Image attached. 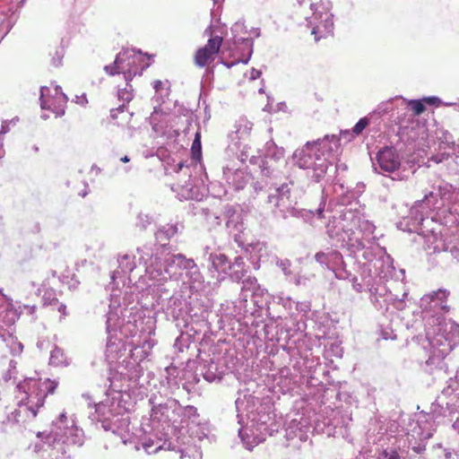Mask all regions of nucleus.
Segmentation results:
<instances>
[{
    "instance_id": "nucleus-1",
    "label": "nucleus",
    "mask_w": 459,
    "mask_h": 459,
    "mask_svg": "<svg viewBox=\"0 0 459 459\" xmlns=\"http://www.w3.org/2000/svg\"><path fill=\"white\" fill-rule=\"evenodd\" d=\"M375 225L359 211L343 209L332 216L326 224V235L346 248L358 260L361 281L352 276L351 281L357 292L368 290L370 300L377 309H387L393 304L402 309L408 295L404 270L396 272L393 258L376 242Z\"/></svg>"
},
{
    "instance_id": "nucleus-2",
    "label": "nucleus",
    "mask_w": 459,
    "mask_h": 459,
    "mask_svg": "<svg viewBox=\"0 0 459 459\" xmlns=\"http://www.w3.org/2000/svg\"><path fill=\"white\" fill-rule=\"evenodd\" d=\"M447 293L438 290L424 295L420 299V307L426 312L424 319L426 339L429 342L431 353L429 360L443 359L459 343V325L451 319H446L442 315L429 316L432 310L447 311L445 304Z\"/></svg>"
},
{
    "instance_id": "nucleus-3",
    "label": "nucleus",
    "mask_w": 459,
    "mask_h": 459,
    "mask_svg": "<svg viewBox=\"0 0 459 459\" xmlns=\"http://www.w3.org/2000/svg\"><path fill=\"white\" fill-rule=\"evenodd\" d=\"M140 264L143 263L144 277L149 288L169 286L183 276L189 259L182 254L167 251L162 254L154 251L152 245H143L137 248Z\"/></svg>"
},
{
    "instance_id": "nucleus-4",
    "label": "nucleus",
    "mask_w": 459,
    "mask_h": 459,
    "mask_svg": "<svg viewBox=\"0 0 459 459\" xmlns=\"http://www.w3.org/2000/svg\"><path fill=\"white\" fill-rule=\"evenodd\" d=\"M355 136L353 130H344L341 131L340 137L332 134L313 143L308 142L293 153L294 162L300 169H312V178L319 182L333 167V153L339 149L340 140L351 142Z\"/></svg>"
},
{
    "instance_id": "nucleus-5",
    "label": "nucleus",
    "mask_w": 459,
    "mask_h": 459,
    "mask_svg": "<svg viewBox=\"0 0 459 459\" xmlns=\"http://www.w3.org/2000/svg\"><path fill=\"white\" fill-rule=\"evenodd\" d=\"M235 404L240 425L238 436L246 448L251 450L265 440L270 416L263 411L259 399L248 391L238 392Z\"/></svg>"
},
{
    "instance_id": "nucleus-6",
    "label": "nucleus",
    "mask_w": 459,
    "mask_h": 459,
    "mask_svg": "<svg viewBox=\"0 0 459 459\" xmlns=\"http://www.w3.org/2000/svg\"><path fill=\"white\" fill-rule=\"evenodd\" d=\"M294 183L292 180L284 182L280 186H271L266 195V203L270 205L272 212L282 219H287L289 216L301 218L305 221L311 224L316 223V220L327 219L325 227L328 223L332 216L338 215L343 209H354L359 211L363 215L362 211L358 207V203H351L350 206H340L335 211L325 210V204L320 206L314 212L312 210L297 209L295 207L297 201L292 195L291 190Z\"/></svg>"
},
{
    "instance_id": "nucleus-7",
    "label": "nucleus",
    "mask_w": 459,
    "mask_h": 459,
    "mask_svg": "<svg viewBox=\"0 0 459 459\" xmlns=\"http://www.w3.org/2000/svg\"><path fill=\"white\" fill-rule=\"evenodd\" d=\"M57 386L56 381L27 377L17 384L18 408L7 417L9 421L25 423L36 418L38 411L44 405L45 398L53 394Z\"/></svg>"
},
{
    "instance_id": "nucleus-8",
    "label": "nucleus",
    "mask_w": 459,
    "mask_h": 459,
    "mask_svg": "<svg viewBox=\"0 0 459 459\" xmlns=\"http://www.w3.org/2000/svg\"><path fill=\"white\" fill-rule=\"evenodd\" d=\"M454 186L446 182H442L437 186V192L430 191L425 194L422 200L417 201L411 208L409 215L399 223V227L405 231L424 234V221L429 211L437 209L447 203L448 207L455 198Z\"/></svg>"
},
{
    "instance_id": "nucleus-9",
    "label": "nucleus",
    "mask_w": 459,
    "mask_h": 459,
    "mask_svg": "<svg viewBox=\"0 0 459 459\" xmlns=\"http://www.w3.org/2000/svg\"><path fill=\"white\" fill-rule=\"evenodd\" d=\"M373 169L378 174L388 175L393 180H407L416 172L415 163L409 160L402 162L394 147H385L377 152Z\"/></svg>"
},
{
    "instance_id": "nucleus-10",
    "label": "nucleus",
    "mask_w": 459,
    "mask_h": 459,
    "mask_svg": "<svg viewBox=\"0 0 459 459\" xmlns=\"http://www.w3.org/2000/svg\"><path fill=\"white\" fill-rule=\"evenodd\" d=\"M150 57L141 51L125 49L119 52L113 64L104 67L105 72L113 76L122 74L126 82H130L136 75L150 66Z\"/></svg>"
},
{
    "instance_id": "nucleus-11",
    "label": "nucleus",
    "mask_w": 459,
    "mask_h": 459,
    "mask_svg": "<svg viewBox=\"0 0 459 459\" xmlns=\"http://www.w3.org/2000/svg\"><path fill=\"white\" fill-rule=\"evenodd\" d=\"M38 438H49L53 442L59 441L62 444L82 446L84 442V432L76 424L74 415L67 417L65 412L60 413L58 418L52 422L51 430L39 431Z\"/></svg>"
},
{
    "instance_id": "nucleus-12",
    "label": "nucleus",
    "mask_w": 459,
    "mask_h": 459,
    "mask_svg": "<svg viewBox=\"0 0 459 459\" xmlns=\"http://www.w3.org/2000/svg\"><path fill=\"white\" fill-rule=\"evenodd\" d=\"M38 438H49L53 442L59 441L62 444L82 446L84 442V432L76 424L74 415L67 417L65 412L60 413L58 418L52 422L51 430L39 431Z\"/></svg>"
},
{
    "instance_id": "nucleus-13",
    "label": "nucleus",
    "mask_w": 459,
    "mask_h": 459,
    "mask_svg": "<svg viewBox=\"0 0 459 459\" xmlns=\"http://www.w3.org/2000/svg\"><path fill=\"white\" fill-rule=\"evenodd\" d=\"M121 312L119 303L111 300L106 320L108 333L106 357L111 362L121 358L122 351H126L124 342L117 337L118 332L121 334L126 335V332L128 328V325H122V319L119 316Z\"/></svg>"
},
{
    "instance_id": "nucleus-14",
    "label": "nucleus",
    "mask_w": 459,
    "mask_h": 459,
    "mask_svg": "<svg viewBox=\"0 0 459 459\" xmlns=\"http://www.w3.org/2000/svg\"><path fill=\"white\" fill-rule=\"evenodd\" d=\"M94 408V415L90 416L92 421L100 422L101 428L118 436L123 444L133 443L134 434L131 430L128 417L114 415L110 408L103 403H97Z\"/></svg>"
},
{
    "instance_id": "nucleus-15",
    "label": "nucleus",
    "mask_w": 459,
    "mask_h": 459,
    "mask_svg": "<svg viewBox=\"0 0 459 459\" xmlns=\"http://www.w3.org/2000/svg\"><path fill=\"white\" fill-rule=\"evenodd\" d=\"M333 8L332 2L329 0H320L310 4L312 15L307 17V26L311 28V34L315 36V40L318 41L322 38L332 35L334 29L333 14L331 12Z\"/></svg>"
},
{
    "instance_id": "nucleus-16",
    "label": "nucleus",
    "mask_w": 459,
    "mask_h": 459,
    "mask_svg": "<svg viewBox=\"0 0 459 459\" xmlns=\"http://www.w3.org/2000/svg\"><path fill=\"white\" fill-rule=\"evenodd\" d=\"M149 403L152 405L151 418L152 429H157L159 425H169L172 423L174 426L178 421L177 418L178 402L172 398L163 399L161 396L158 397L153 394L150 397Z\"/></svg>"
},
{
    "instance_id": "nucleus-17",
    "label": "nucleus",
    "mask_w": 459,
    "mask_h": 459,
    "mask_svg": "<svg viewBox=\"0 0 459 459\" xmlns=\"http://www.w3.org/2000/svg\"><path fill=\"white\" fill-rule=\"evenodd\" d=\"M152 291L157 296V304L166 314L174 320L182 319L184 323H187L188 319L185 318V311L187 308V301L176 294H171L174 288L169 286L152 287Z\"/></svg>"
},
{
    "instance_id": "nucleus-18",
    "label": "nucleus",
    "mask_w": 459,
    "mask_h": 459,
    "mask_svg": "<svg viewBox=\"0 0 459 459\" xmlns=\"http://www.w3.org/2000/svg\"><path fill=\"white\" fill-rule=\"evenodd\" d=\"M243 286L239 296L240 302H247V292H251V302L255 307L254 310H249L245 305V313H250L253 316H259V311L262 310L268 304V293L265 289L260 287L257 280L255 277H247L243 281Z\"/></svg>"
},
{
    "instance_id": "nucleus-19",
    "label": "nucleus",
    "mask_w": 459,
    "mask_h": 459,
    "mask_svg": "<svg viewBox=\"0 0 459 459\" xmlns=\"http://www.w3.org/2000/svg\"><path fill=\"white\" fill-rule=\"evenodd\" d=\"M39 100L42 109L51 110L56 117L65 115L68 98L60 86L55 85L53 88L42 86Z\"/></svg>"
},
{
    "instance_id": "nucleus-20",
    "label": "nucleus",
    "mask_w": 459,
    "mask_h": 459,
    "mask_svg": "<svg viewBox=\"0 0 459 459\" xmlns=\"http://www.w3.org/2000/svg\"><path fill=\"white\" fill-rule=\"evenodd\" d=\"M186 432L188 433L189 438L191 439L194 445L195 452L193 454H190L188 448H186L185 450L181 451V458H183L184 456L193 457L194 459L201 458V446H198L196 443L202 442L204 439H209L210 429L207 422H202L201 420H198L196 423L188 425Z\"/></svg>"
},
{
    "instance_id": "nucleus-21",
    "label": "nucleus",
    "mask_w": 459,
    "mask_h": 459,
    "mask_svg": "<svg viewBox=\"0 0 459 459\" xmlns=\"http://www.w3.org/2000/svg\"><path fill=\"white\" fill-rule=\"evenodd\" d=\"M426 238V242L429 244V247L432 248L434 252H449L454 258L459 261V238L455 236L453 239H438L437 234L434 230H425L424 234H421Z\"/></svg>"
},
{
    "instance_id": "nucleus-22",
    "label": "nucleus",
    "mask_w": 459,
    "mask_h": 459,
    "mask_svg": "<svg viewBox=\"0 0 459 459\" xmlns=\"http://www.w3.org/2000/svg\"><path fill=\"white\" fill-rule=\"evenodd\" d=\"M315 260L321 266L334 272L337 278H349L350 276L352 278L353 276L346 271L340 273L336 272L343 264L342 255L337 250L326 248L325 251L317 252L315 255Z\"/></svg>"
},
{
    "instance_id": "nucleus-23",
    "label": "nucleus",
    "mask_w": 459,
    "mask_h": 459,
    "mask_svg": "<svg viewBox=\"0 0 459 459\" xmlns=\"http://www.w3.org/2000/svg\"><path fill=\"white\" fill-rule=\"evenodd\" d=\"M40 442L36 443L34 451L38 454L42 453L43 459H65L66 449L62 442H53L49 438H39Z\"/></svg>"
},
{
    "instance_id": "nucleus-24",
    "label": "nucleus",
    "mask_w": 459,
    "mask_h": 459,
    "mask_svg": "<svg viewBox=\"0 0 459 459\" xmlns=\"http://www.w3.org/2000/svg\"><path fill=\"white\" fill-rule=\"evenodd\" d=\"M183 229V223L178 221L160 226L154 234L156 241L160 243V247L157 248L156 250H159V252H162V254L169 251V247H167V242L174 236L182 232Z\"/></svg>"
},
{
    "instance_id": "nucleus-25",
    "label": "nucleus",
    "mask_w": 459,
    "mask_h": 459,
    "mask_svg": "<svg viewBox=\"0 0 459 459\" xmlns=\"http://www.w3.org/2000/svg\"><path fill=\"white\" fill-rule=\"evenodd\" d=\"M197 370L210 383L220 381L225 373L224 366L213 359L203 360L199 364Z\"/></svg>"
},
{
    "instance_id": "nucleus-26",
    "label": "nucleus",
    "mask_w": 459,
    "mask_h": 459,
    "mask_svg": "<svg viewBox=\"0 0 459 459\" xmlns=\"http://www.w3.org/2000/svg\"><path fill=\"white\" fill-rule=\"evenodd\" d=\"M230 30L233 35V38H232L233 44L235 46L245 45L247 47V56H246V58H243L240 60L243 64H247L251 58L252 54H253V46H254L253 39H249V38L238 37L239 34L247 32L246 26L241 22H235L232 25Z\"/></svg>"
},
{
    "instance_id": "nucleus-27",
    "label": "nucleus",
    "mask_w": 459,
    "mask_h": 459,
    "mask_svg": "<svg viewBox=\"0 0 459 459\" xmlns=\"http://www.w3.org/2000/svg\"><path fill=\"white\" fill-rule=\"evenodd\" d=\"M284 157V149L276 146L273 143L267 144L266 159L270 160L279 161ZM261 173L265 177H272L273 169L268 160H262L259 165Z\"/></svg>"
},
{
    "instance_id": "nucleus-28",
    "label": "nucleus",
    "mask_w": 459,
    "mask_h": 459,
    "mask_svg": "<svg viewBox=\"0 0 459 459\" xmlns=\"http://www.w3.org/2000/svg\"><path fill=\"white\" fill-rule=\"evenodd\" d=\"M223 177L226 182L235 190H241L248 183L250 175L244 169L225 168L223 169Z\"/></svg>"
},
{
    "instance_id": "nucleus-29",
    "label": "nucleus",
    "mask_w": 459,
    "mask_h": 459,
    "mask_svg": "<svg viewBox=\"0 0 459 459\" xmlns=\"http://www.w3.org/2000/svg\"><path fill=\"white\" fill-rule=\"evenodd\" d=\"M438 404L432 403L431 411L435 420L437 422L446 423L445 418H447V422L453 421V429L459 433V412L454 410V407L449 403H446V408H441L440 411H437Z\"/></svg>"
},
{
    "instance_id": "nucleus-30",
    "label": "nucleus",
    "mask_w": 459,
    "mask_h": 459,
    "mask_svg": "<svg viewBox=\"0 0 459 459\" xmlns=\"http://www.w3.org/2000/svg\"><path fill=\"white\" fill-rule=\"evenodd\" d=\"M138 252L136 251V255H134L132 258L129 255H119L117 258L118 269L116 270L111 278L114 280L117 277H119L121 273L123 274H131L134 270L138 269L141 265L143 266V263L139 262L138 259Z\"/></svg>"
},
{
    "instance_id": "nucleus-31",
    "label": "nucleus",
    "mask_w": 459,
    "mask_h": 459,
    "mask_svg": "<svg viewBox=\"0 0 459 459\" xmlns=\"http://www.w3.org/2000/svg\"><path fill=\"white\" fill-rule=\"evenodd\" d=\"M225 214L227 216L226 227L237 240L238 235L245 230L241 214L233 206L230 205L225 207Z\"/></svg>"
},
{
    "instance_id": "nucleus-32",
    "label": "nucleus",
    "mask_w": 459,
    "mask_h": 459,
    "mask_svg": "<svg viewBox=\"0 0 459 459\" xmlns=\"http://www.w3.org/2000/svg\"><path fill=\"white\" fill-rule=\"evenodd\" d=\"M177 418L178 421L175 426L187 429L188 425L196 423L200 420L197 409L194 406H181L178 403Z\"/></svg>"
},
{
    "instance_id": "nucleus-33",
    "label": "nucleus",
    "mask_w": 459,
    "mask_h": 459,
    "mask_svg": "<svg viewBox=\"0 0 459 459\" xmlns=\"http://www.w3.org/2000/svg\"><path fill=\"white\" fill-rule=\"evenodd\" d=\"M209 312L203 307H195L190 302L187 305V308L185 311V318L188 319L186 325H196L197 326H203L207 325V318Z\"/></svg>"
},
{
    "instance_id": "nucleus-34",
    "label": "nucleus",
    "mask_w": 459,
    "mask_h": 459,
    "mask_svg": "<svg viewBox=\"0 0 459 459\" xmlns=\"http://www.w3.org/2000/svg\"><path fill=\"white\" fill-rule=\"evenodd\" d=\"M1 344L4 345L13 356H20L23 351V345L17 337L3 327H0Z\"/></svg>"
},
{
    "instance_id": "nucleus-35",
    "label": "nucleus",
    "mask_w": 459,
    "mask_h": 459,
    "mask_svg": "<svg viewBox=\"0 0 459 459\" xmlns=\"http://www.w3.org/2000/svg\"><path fill=\"white\" fill-rule=\"evenodd\" d=\"M209 261L211 263V267L219 273L217 277L218 281L223 279V276L220 277L221 273H229L231 265L230 262L228 260L225 255L221 253L212 252L209 254Z\"/></svg>"
},
{
    "instance_id": "nucleus-36",
    "label": "nucleus",
    "mask_w": 459,
    "mask_h": 459,
    "mask_svg": "<svg viewBox=\"0 0 459 459\" xmlns=\"http://www.w3.org/2000/svg\"><path fill=\"white\" fill-rule=\"evenodd\" d=\"M184 273L189 280V288L195 290L203 288L204 276L202 275L199 267L193 259H189L188 264Z\"/></svg>"
},
{
    "instance_id": "nucleus-37",
    "label": "nucleus",
    "mask_w": 459,
    "mask_h": 459,
    "mask_svg": "<svg viewBox=\"0 0 459 459\" xmlns=\"http://www.w3.org/2000/svg\"><path fill=\"white\" fill-rule=\"evenodd\" d=\"M153 346V340L151 338L144 340L142 344L135 345L130 350L131 359H133L134 362H140L143 360L150 355Z\"/></svg>"
},
{
    "instance_id": "nucleus-38",
    "label": "nucleus",
    "mask_w": 459,
    "mask_h": 459,
    "mask_svg": "<svg viewBox=\"0 0 459 459\" xmlns=\"http://www.w3.org/2000/svg\"><path fill=\"white\" fill-rule=\"evenodd\" d=\"M422 422L423 421L420 419H419L417 421V426H415L411 430V433H408L407 439L410 444H411L412 439L416 440L417 438H419L420 441L422 442L432 437L434 429L432 428L422 427Z\"/></svg>"
},
{
    "instance_id": "nucleus-39",
    "label": "nucleus",
    "mask_w": 459,
    "mask_h": 459,
    "mask_svg": "<svg viewBox=\"0 0 459 459\" xmlns=\"http://www.w3.org/2000/svg\"><path fill=\"white\" fill-rule=\"evenodd\" d=\"M253 124L246 117H239L235 123V131L231 133L230 138L234 140L247 138L252 130Z\"/></svg>"
},
{
    "instance_id": "nucleus-40",
    "label": "nucleus",
    "mask_w": 459,
    "mask_h": 459,
    "mask_svg": "<svg viewBox=\"0 0 459 459\" xmlns=\"http://www.w3.org/2000/svg\"><path fill=\"white\" fill-rule=\"evenodd\" d=\"M230 277L234 281H239L244 276V259L240 256L235 258L234 263H230Z\"/></svg>"
},
{
    "instance_id": "nucleus-41",
    "label": "nucleus",
    "mask_w": 459,
    "mask_h": 459,
    "mask_svg": "<svg viewBox=\"0 0 459 459\" xmlns=\"http://www.w3.org/2000/svg\"><path fill=\"white\" fill-rule=\"evenodd\" d=\"M212 58V55L203 47L196 51L195 63L199 67H204Z\"/></svg>"
},
{
    "instance_id": "nucleus-42",
    "label": "nucleus",
    "mask_w": 459,
    "mask_h": 459,
    "mask_svg": "<svg viewBox=\"0 0 459 459\" xmlns=\"http://www.w3.org/2000/svg\"><path fill=\"white\" fill-rule=\"evenodd\" d=\"M248 251L250 252L251 259L254 261L255 259L260 260L264 255H266L267 250L264 243L256 242L250 245Z\"/></svg>"
},
{
    "instance_id": "nucleus-43",
    "label": "nucleus",
    "mask_w": 459,
    "mask_h": 459,
    "mask_svg": "<svg viewBox=\"0 0 459 459\" xmlns=\"http://www.w3.org/2000/svg\"><path fill=\"white\" fill-rule=\"evenodd\" d=\"M65 362V358L63 350L55 346L50 352L49 363L53 366H61Z\"/></svg>"
},
{
    "instance_id": "nucleus-44",
    "label": "nucleus",
    "mask_w": 459,
    "mask_h": 459,
    "mask_svg": "<svg viewBox=\"0 0 459 459\" xmlns=\"http://www.w3.org/2000/svg\"><path fill=\"white\" fill-rule=\"evenodd\" d=\"M222 43V38L220 36H215L211 38L207 44L204 47L210 52L212 56L219 52Z\"/></svg>"
},
{
    "instance_id": "nucleus-45",
    "label": "nucleus",
    "mask_w": 459,
    "mask_h": 459,
    "mask_svg": "<svg viewBox=\"0 0 459 459\" xmlns=\"http://www.w3.org/2000/svg\"><path fill=\"white\" fill-rule=\"evenodd\" d=\"M181 187V196L185 199H194L196 197V190L194 188L191 179L186 182L185 185L179 186Z\"/></svg>"
},
{
    "instance_id": "nucleus-46",
    "label": "nucleus",
    "mask_w": 459,
    "mask_h": 459,
    "mask_svg": "<svg viewBox=\"0 0 459 459\" xmlns=\"http://www.w3.org/2000/svg\"><path fill=\"white\" fill-rule=\"evenodd\" d=\"M133 89L132 86L128 84L126 82V86L123 89H118L117 97L123 101L122 104L126 106V103H128L133 99Z\"/></svg>"
},
{
    "instance_id": "nucleus-47",
    "label": "nucleus",
    "mask_w": 459,
    "mask_h": 459,
    "mask_svg": "<svg viewBox=\"0 0 459 459\" xmlns=\"http://www.w3.org/2000/svg\"><path fill=\"white\" fill-rule=\"evenodd\" d=\"M152 222V217L140 212L137 215L135 226L139 228L141 230H146L148 226H150Z\"/></svg>"
},
{
    "instance_id": "nucleus-48",
    "label": "nucleus",
    "mask_w": 459,
    "mask_h": 459,
    "mask_svg": "<svg viewBox=\"0 0 459 459\" xmlns=\"http://www.w3.org/2000/svg\"><path fill=\"white\" fill-rule=\"evenodd\" d=\"M278 303L281 305L290 316L294 314L296 302L292 300L291 298L280 296L278 297Z\"/></svg>"
},
{
    "instance_id": "nucleus-49",
    "label": "nucleus",
    "mask_w": 459,
    "mask_h": 459,
    "mask_svg": "<svg viewBox=\"0 0 459 459\" xmlns=\"http://www.w3.org/2000/svg\"><path fill=\"white\" fill-rule=\"evenodd\" d=\"M449 212L455 216V222L459 224V188L455 192V198L449 206Z\"/></svg>"
},
{
    "instance_id": "nucleus-50",
    "label": "nucleus",
    "mask_w": 459,
    "mask_h": 459,
    "mask_svg": "<svg viewBox=\"0 0 459 459\" xmlns=\"http://www.w3.org/2000/svg\"><path fill=\"white\" fill-rule=\"evenodd\" d=\"M16 366H17L16 360H14V359L10 360L9 368H8L7 371L3 375V380L4 382H8L13 378L15 379V377H16L15 376L17 374Z\"/></svg>"
},
{
    "instance_id": "nucleus-51",
    "label": "nucleus",
    "mask_w": 459,
    "mask_h": 459,
    "mask_svg": "<svg viewBox=\"0 0 459 459\" xmlns=\"http://www.w3.org/2000/svg\"><path fill=\"white\" fill-rule=\"evenodd\" d=\"M423 102H424L423 100H411L409 101L408 105H409L410 108L416 115H420L426 109L425 105H424Z\"/></svg>"
},
{
    "instance_id": "nucleus-52",
    "label": "nucleus",
    "mask_w": 459,
    "mask_h": 459,
    "mask_svg": "<svg viewBox=\"0 0 459 459\" xmlns=\"http://www.w3.org/2000/svg\"><path fill=\"white\" fill-rule=\"evenodd\" d=\"M14 120H11V121H4L2 123V126H1V130H0V159L3 157L4 155V151L2 149L3 147V144H4V138H3V135L5 134L7 132H9L10 128H9V125L10 124H14Z\"/></svg>"
},
{
    "instance_id": "nucleus-53",
    "label": "nucleus",
    "mask_w": 459,
    "mask_h": 459,
    "mask_svg": "<svg viewBox=\"0 0 459 459\" xmlns=\"http://www.w3.org/2000/svg\"><path fill=\"white\" fill-rule=\"evenodd\" d=\"M368 124L369 119L368 117H365L360 118L352 128L353 134L356 136L360 134L362 131L368 126Z\"/></svg>"
},
{
    "instance_id": "nucleus-54",
    "label": "nucleus",
    "mask_w": 459,
    "mask_h": 459,
    "mask_svg": "<svg viewBox=\"0 0 459 459\" xmlns=\"http://www.w3.org/2000/svg\"><path fill=\"white\" fill-rule=\"evenodd\" d=\"M377 459H401V457L395 449L387 448L378 455Z\"/></svg>"
},
{
    "instance_id": "nucleus-55",
    "label": "nucleus",
    "mask_w": 459,
    "mask_h": 459,
    "mask_svg": "<svg viewBox=\"0 0 459 459\" xmlns=\"http://www.w3.org/2000/svg\"><path fill=\"white\" fill-rule=\"evenodd\" d=\"M192 153L194 157H199L201 154V136L199 133L195 134V137L192 143L191 148Z\"/></svg>"
},
{
    "instance_id": "nucleus-56",
    "label": "nucleus",
    "mask_w": 459,
    "mask_h": 459,
    "mask_svg": "<svg viewBox=\"0 0 459 459\" xmlns=\"http://www.w3.org/2000/svg\"><path fill=\"white\" fill-rule=\"evenodd\" d=\"M451 389L455 395L459 399V369L456 371L454 379H450L448 389ZM448 393V391H446Z\"/></svg>"
},
{
    "instance_id": "nucleus-57",
    "label": "nucleus",
    "mask_w": 459,
    "mask_h": 459,
    "mask_svg": "<svg viewBox=\"0 0 459 459\" xmlns=\"http://www.w3.org/2000/svg\"><path fill=\"white\" fill-rule=\"evenodd\" d=\"M276 264L281 268V270L286 276H289L291 274V271L290 269L291 264H290V260L278 259L276 262Z\"/></svg>"
},
{
    "instance_id": "nucleus-58",
    "label": "nucleus",
    "mask_w": 459,
    "mask_h": 459,
    "mask_svg": "<svg viewBox=\"0 0 459 459\" xmlns=\"http://www.w3.org/2000/svg\"><path fill=\"white\" fill-rule=\"evenodd\" d=\"M143 446L146 453L150 455L157 453L161 448L160 445L155 446L152 440L144 442Z\"/></svg>"
},
{
    "instance_id": "nucleus-59",
    "label": "nucleus",
    "mask_w": 459,
    "mask_h": 459,
    "mask_svg": "<svg viewBox=\"0 0 459 459\" xmlns=\"http://www.w3.org/2000/svg\"><path fill=\"white\" fill-rule=\"evenodd\" d=\"M237 48H241V56L237 59V61L235 62H231V63H223L224 65H226L227 67L230 68L232 67L235 64L237 63H242L240 59H243V58H246L247 56V48L245 45H238V46H236Z\"/></svg>"
},
{
    "instance_id": "nucleus-60",
    "label": "nucleus",
    "mask_w": 459,
    "mask_h": 459,
    "mask_svg": "<svg viewBox=\"0 0 459 459\" xmlns=\"http://www.w3.org/2000/svg\"><path fill=\"white\" fill-rule=\"evenodd\" d=\"M63 57H64L63 48L57 49L55 53V56L52 57L53 65L56 67L60 66L62 65Z\"/></svg>"
},
{
    "instance_id": "nucleus-61",
    "label": "nucleus",
    "mask_w": 459,
    "mask_h": 459,
    "mask_svg": "<svg viewBox=\"0 0 459 459\" xmlns=\"http://www.w3.org/2000/svg\"><path fill=\"white\" fill-rule=\"evenodd\" d=\"M295 310L303 314H307L308 311H310V303L307 301L296 302Z\"/></svg>"
},
{
    "instance_id": "nucleus-62",
    "label": "nucleus",
    "mask_w": 459,
    "mask_h": 459,
    "mask_svg": "<svg viewBox=\"0 0 459 459\" xmlns=\"http://www.w3.org/2000/svg\"><path fill=\"white\" fill-rule=\"evenodd\" d=\"M206 221L212 225H220L221 219L215 213H206Z\"/></svg>"
},
{
    "instance_id": "nucleus-63",
    "label": "nucleus",
    "mask_w": 459,
    "mask_h": 459,
    "mask_svg": "<svg viewBox=\"0 0 459 459\" xmlns=\"http://www.w3.org/2000/svg\"><path fill=\"white\" fill-rule=\"evenodd\" d=\"M423 101L429 105H436V106H438V105L444 106V103H445L438 97H436V96L426 97L423 99Z\"/></svg>"
},
{
    "instance_id": "nucleus-64",
    "label": "nucleus",
    "mask_w": 459,
    "mask_h": 459,
    "mask_svg": "<svg viewBox=\"0 0 459 459\" xmlns=\"http://www.w3.org/2000/svg\"><path fill=\"white\" fill-rule=\"evenodd\" d=\"M157 115H158V108H155L154 111L152 113V115L149 118L150 124L152 126V128L154 131H158Z\"/></svg>"
}]
</instances>
